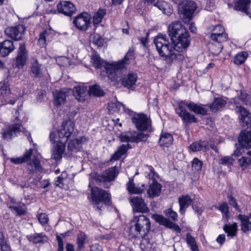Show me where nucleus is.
<instances>
[{
  "instance_id": "f257e3e1",
  "label": "nucleus",
  "mask_w": 251,
  "mask_h": 251,
  "mask_svg": "<svg viewBox=\"0 0 251 251\" xmlns=\"http://www.w3.org/2000/svg\"><path fill=\"white\" fill-rule=\"evenodd\" d=\"M173 44L165 34L158 35L154 43L159 55L168 63H179L184 59V53L190 46L191 38L188 31L180 21H175L168 27Z\"/></svg>"
},
{
  "instance_id": "f03ea898",
  "label": "nucleus",
  "mask_w": 251,
  "mask_h": 251,
  "mask_svg": "<svg viewBox=\"0 0 251 251\" xmlns=\"http://www.w3.org/2000/svg\"><path fill=\"white\" fill-rule=\"evenodd\" d=\"M134 58L133 50H129L125 55L123 61L109 64L101 60L99 55L96 52L92 54L91 59L95 67L97 69L103 67L107 76L111 81H118V75L121 74L122 69L124 68L126 64H129L130 60Z\"/></svg>"
},
{
  "instance_id": "7ed1b4c3",
  "label": "nucleus",
  "mask_w": 251,
  "mask_h": 251,
  "mask_svg": "<svg viewBox=\"0 0 251 251\" xmlns=\"http://www.w3.org/2000/svg\"><path fill=\"white\" fill-rule=\"evenodd\" d=\"M12 113L15 117L16 121L14 124L7 125L2 129L1 135L2 138L9 141L13 138L18 136L21 132H23L25 135L28 136L29 141H30V140L32 141L30 133L23 127L22 121L19 117V111L14 109Z\"/></svg>"
},
{
  "instance_id": "20e7f679",
  "label": "nucleus",
  "mask_w": 251,
  "mask_h": 251,
  "mask_svg": "<svg viewBox=\"0 0 251 251\" xmlns=\"http://www.w3.org/2000/svg\"><path fill=\"white\" fill-rule=\"evenodd\" d=\"M151 229L150 220L145 216H134L130 222L129 233L134 237H143L147 235Z\"/></svg>"
},
{
  "instance_id": "39448f33",
  "label": "nucleus",
  "mask_w": 251,
  "mask_h": 251,
  "mask_svg": "<svg viewBox=\"0 0 251 251\" xmlns=\"http://www.w3.org/2000/svg\"><path fill=\"white\" fill-rule=\"evenodd\" d=\"M75 123L71 120L63 122L57 132H51L50 135L51 142H61L66 143L74 130Z\"/></svg>"
},
{
  "instance_id": "423d86ee",
  "label": "nucleus",
  "mask_w": 251,
  "mask_h": 251,
  "mask_svg": "<svg viewBox=\"0 0 251 251\" xmlns=\"http://www.w3.org/2000/svg\"><path fill=\"white\" fill-rule=\"evenodd\" d=\"M91 198L94 204V207L99 211L101 210L103 205H110L111 204L110 194L97 187L91 188Z\"/></svg>"
},
{
  "instance_id": "0eeeda50",
  "label": "nucleus",
  "mask_w": 251,
  "mask_h": 251,
  "mask_svg": "<svg viewBox=\"0 0 251 251\" xmlns=\"http://www.w3.org/2000/svg\"><path fill=\"white\" fill-rule=\"evenodd\" d=\"M146 169L149 172L146 175V176L151 179V182H149V188L147 191V193L150 197L154 198L158 196L161 192V185L157 181L156 179L158 177V175L156 174L151 166H147Z\"/></svg>"
},
{
  "instance_id": "6e6552de",
  "label": "nucleus",
  "mask_w": 251,
  "mask_h": 251,
  "mask_svg": "<svg viewBox=\"0 0 251 251\" xmlns=\"http://www.w3.org/2000/svg\"><path fill=\"white\" fill-rule=\"evenodd\" d=\"M196 8L195 2L192 0H183L178 4V14L184 23L190 21Z\"/></svg>"
},
{
  "instance_id": "1a4fd4ad",
  "label": "nucleus",
  "mask_w": 251,
  "mask_h": 251,
  "mask_svg": "<svg viewBox=\"0 0 251 251\" xmlns=\"http://www.w3.org/2000/svg\"><path fill=\"white\" fill-rule=\"evenodd\" d=\"M187 104L186 101L178 102L177 107L176 108V113L180 117L183 123L185 125L198 122L197 118L186 110L185 107H187Z\"/></svg>"
},
{
  "instance_id": "9d476101",
  "label": "nucleus",
  "mask_w": 251,
  "mask_h": 251,
  "mask_svg": "<svg viewBox=\"0 0 251 251\" xmlns=\"http://www.w3.org/2000/svg\"><path fill=\"white\" fill-rule=\"evenodd\" d=\"M26 28L23 25H18L16 26L8 27L5 29V34L9 38L19 41L23 39Z\"/></svg>"
},
{
  "instance_id": "9b49d317",
  "label": "nucleus",
  "mask_w": 251,
  "mask_h": 251,
  "mask_svg": "<svg viewBox=\"0 0 251 251\" xmlns=\"http://www.w3.org/2000/svg\"><path fill=\"white\" fill-rule=\"evenodd\" d=\"M90 19L91 17L89 14L82 13L74 18L73 23L77 29L85 31L90 26Z\"/></svg>"
},
{
  "instance_id": "f8f14e48",
  "label": "nucleus",
  "mask_w": 251,
  "mask_h": 251,
  "mask_svg": "<svg viewBox=\"0 0 251 251\" xmlns=\"http://www.w3.org/2000/svg\"><path fill=\"white\" fill-rule=\"evenodd\" d=\"M132 122L139 130H146L151 125V121L147 115L144 114L135 115L132 117Z\"/></svg>"
},
{
  "instance_id": "ddd939ff",
  "label": "nucleus",
  "mask_w": 251,
  "mask_h": 251,
  "mask_svg": "<svg viewBox=\"0 0 251 251\" xmlns=\"http://www.w3.org/2000/svg\"><path fill=\"white\" fill-rule=\"evenodd\" d=\"M28 57V53L26 50L25 44H20L16 57V66L19 69L22 68L26 64Z\"/></svg>"
},
{
  "instance_id": "4468645a",
  "label": "nucleus",
  "mask_w": 251,
  "mask_h": 251,
  "mask_svg": "<svg viewBox=\"0 0 251 251\" xmlns=\"http://www.w3.org/2000/svg\"><path fill=\"white\" fill-rule=\"evenodd\" d=\"M210 38L213 42L219 43L224 42L228 39L226 33L225 32V28L221 25H216L214 27Z\"/></svg>"
},
{
  "instance_id": "2eb2a0df",
  "label": "nucleus",
  "mask_w": 251,
  "mask_h": 251,
  "mask_svg": "<svg viewBox=\"0 0 251 251\" xmlns=\"http://www.w3.org/2000/svg\"><path fill=\"white\" fill-rule=\"evenodd\" d=\"M118 174L119 170L117 166L111 167L106 169L101 175L98 176L97 180L100 182H110L114 180Z\"/></svg>"
},
{
  "instance_id": "dca6fc26",
  "label": "nucleus",
  "mask_w": 251,
  "mask_h": 251,
  "mask_svg": "<svg viewBox=\"0 0 251 251\" xmlns=\"http://www.w3.org/2000/svg\"><path fill=\"white\" fill-rule=\"evenodd\" d=\"M58 11L66 16H70L75 11L74 4L69 1H61L57 5Z\"/></svg>"
},
{
  "instance_id": "f3484780",
  "label": "nucleus",
  "mask_w": 251,
  "mask_h": 251,
  "mask_svg": "<svg viewBox=\"0 0 251 251\" xmlns=\"http://www.w3.org/2000/svg\"><path fill=\"white\" fill-rule=\"evenodd\" d=\"M131 203L134 211L141 213H146L149 211L147 204L144 200L139 196L132 198L131 200Z\"/></svg>"
},
{
  "instance_id": "a211bd4d",
  "label": "nucleus",
  "mask_w": 251,
  "mask_h": 251,
  "mask_svg": "<svg viewBox=\"0 0 251 251\" xmlns=\"http://www.w3.org/2000/svg\"><path fill=\"white\" fill-rule=\"evenodd\" d=\"M187 107L191 111L198 115L205 116L207 114L208 109L206 105L198 104L194 102L186 101Z\"/></svg>"
},
{
  "instance_id": "6ab92c4d",
  "label": "nucleus",
  "mask_w": 251,
  "mask_h": 251,
  "mask_svg": "<svg viewBox=\"0 0 251 251\" xmlns=\"http://www.w3.org/2000/svg\"><path fill=\"white\" fill-rule=\"evenodd\" d=\"M137 78L138 76L136 73L130 72L121 79V83L124 87L129 89L132 88L135 85Z\"/></svg>"
},
{
  "instance_id": "aec40b11",
  "label": "nucleus",
  "mask_w": 251,
  "mask_h": 251,
  "mask_svg": "<svg viewBox=\"0 0 251 251\" xmlns=\"http://www.w3.org/2000/svg\"><path fill=\"white\" fill-rule=\"evenodd\" d=\"M15 49L13 41L5 40L0 43V56L5 57Z\"/></svg>"
},
{
  "instance_id": "412c9836",
  "label": "nucleus",
  "mask_w": 251,
  "mask_h": 251,
  "mask_svg": "<svg viewBox=\"0 0 251 251\" xmlns=\"http://www.w3.org/2000/svg\"><path fill=\"white\" fill-rule=\"evenodd\" d=\"M226 103V98H214L213 102L207 106L212 112H216L224 107Z\"/></svg>"
},
{
  "instance_id": "4be33fe9",
  "label": "nucleus",
  "mask_w": 251,
  "mask_h": 251,
  "mask_svg": "<svg viewBox=\"0 0 251 251\" xmlns=\"http://www.w3.org/2000/svg\"><path fill=\"white\" fill-rule=\"evenodd\" d=\"M88 94L87 87L84 86H77L73 89V95L79 102H83Z\"/></svg>"
},
{
  "instance_id": "5701e85b",
  "label": "nucleus",
  "mask_w": 251,
  "mask_h": 251,
  "mask_svg": "<svg viewBox=\"0 0 251 251\" xmlns=\"http://www.w3.org/2000/svg\"><path fill=\"white\" fill-rule=\"evenodd\" d=\"M88 138L83 136L72 140L68 143V150L71 152H77L81 148L82 143L87 141Z\"/></svg>"
},
{
  "instance_id": "b1692460",
  "label": "nucleus",
  "mask_w": 251,
  "mask_h": 251,
  "mask_svg": "<svg viewBox=\"0 0 251 251\" xmlns=\"http://www.w3.org/2000/svg\"><path fill=\"white\" fill-rule=\"evenodd\" d=\"M33 153V150L30 149L26 150L23 155L19 157H11L9 159L10 162L15 165L23 164L28 162L31 158Z\"/></svg>"
},
{
  "instance_id": "393cba45",
  "label": "nucleus",
  "mask_w": 251,
  "mask_h": 251,
  "mask_svg": "<svg viewBox=\"0 0 251 251\" xmlns=\"http://www.w3.org/2000/svg\"><path fill=\"white\" fill-rule=\"evenodd\" d=\"M238 141L243 148H251V131L243 130L241 132Z\"/></svg>"
},
{
  "instance_id": "a878e982",
  "label": "nucleus",
  "mask_w": 251,
  "mask_h": 251,
  "mask_svg": "<svg viewBox=\"0 0 251 251\" xmlns=\"http://www.w3.org/2000/svg\"><path fill=\"white\" fill-rule=\"evenodd\" d=\"M56 144L52 150V158L55 160H60L64 153L65 148V143L61 142H56Z\"/></svg>"
},
{
  "instance_id": "bb28decb",
  "label": "nucleus",
  "mask_w": 251,
  "mask_h": 251,
  "mask_svg": "<svg viewBox=\"0 0 251 251\" xmlns=\"http://www.w3.org/2000/svg\"><path fill=\"white\" fill-rule=\"evenodd\" d=\"M41 66L37 59L31 60L30 73L32 76L40 78L43 76Z\"/></svg>"
},
{
  "instance_id": "cd10ccee",
  "label": "nucleus",
  "mask_w": 251,
  "mask_h": 251,
  "mask_svg": "<svg viewBox=\"0 0 251 251\" xmlns=\"http://www.w3.org/2000/svg\"><path fill=\"white\" fill-rule=\"evenodd\" d=\"M27 169L29 174L31 175L42 170V168L40 160L37 156H34L32 160L27 163Z\"/></svg>"
},
{
  "instance_id": "c85d7f7f",
  "label": "nucleus",
  "mask_w": 251,
  "mask_h": 251,
  "mask_svg": "<svg viewBox=\"0 0 251 251\" xmlns=\"http://www.w3.org/2000/svg\"><path fill=\"white\" fill-rule=\"evenodd\" d=\"M250 2V0H236L234 9L236 10L241 11L250 16L251 14L249 11Z\"/></svg>"
},
{
  "instance_id": "c756f323",
  "label": "nucleus",
  "mask_w": 251,
  "mask_h": 251,
  "mask_svg": "<svg viewBox=\"0 0 251 251\" xmlns=\"http://www.w3.org/2000/svg\"><path fill=\"white\" fill-rule=\"evenodd\" d=\"M241 223V229L244 232L251 230V214L249 216L239 214L237 216Z\"/></svg>"
},
{
  "instance_id": "7c9ffc66",
  "label": "nucleus",
  "mask_w": 251,
  "mask_h": 251,
  "mask_svg": "<svg viewBox=\"0 0 251 251\" xmlns=\"http://www.w3.org/2000/svg\"><path fill=\"white\" fill-rule=\"evenodd\" d=\"M178 202L180 207L179 212L183 215L186 208L191 204L192 200L189 195L182 196L178 198Z\"/></svg>"
},
{
  "instance_id": "2f4dec72",
  "label": "nucleus",
  "mask_w": 251,
  "mask_h": 251,
  "mask_svg": "<svg viewBox=\"0 0 251 251\" xmlns=\"http://www.w3.org/2000/svg\"><path fill=\"white\" fill-rule=\"evenodd\" d=\"M155 6L167 15H170L173 12L172 7L168 2L165 1L158 0L155 3Z\"/></svg>"
},
{
  "instance_id": "473e14b6",
  "label": "nucleus",
  "mask_w": 251,
  "mask_h": 251,
  "mask_svg": "<svg viewBox=\"0 0 251 251\" xmlns=\"http://www.w3.org/2000/svg\"><path fill=\"white\" fill-rule=\"evenodd\" d=\"M130 148H131V147L129 144H122L118 148L117 151L111 158V160H117L119 159L123 155L126 153L127 150Z\"/></svg>"
},
{
  "instance_id": "72a5a7b5",
  "label": "nucleus",
  "mask_w": 251,
  "mask_h": 251,
  "mask_svg": "<svg viewBox=\"0 0 251 251\" xmlns=\"http://www.w3.org/2000/svg\"><path fill=\"white\" fill-rule=\"evenodd\" d=\"M126 186L127 189L130 194H141L144 191L145 188V185L144 184L142 185V187H136L133 182V180L131 178L129 179Z\"/></svg>"
},
{
  "instance_id": "f704fd0d",
  "label": "nucleus",
  "mask_w": 251,
  "mask_h": 251,
  "mask_svg": "<svg viewBox=\"0 0 251 251\" xmlns=\"http://www.w3.org/2000/svg\"><path fill=\"white\" fill-rule=\"evenodd\" d=\"M28 239L29 241L33 242L34 244H40L47 242L48 241L47 236L43 233H35L30 235Z\"/></svg>"
},
{
  "instance_id": "c9c22d12",
  "label": "nucleus",
  "mask_w": 251,
  "mask_h": 251,
  "mask_svg": "<svg viewBox=\"0 0 251 251\" xmlns=\"http://www.w3.org/2000/svg\"><path fill=\"white\" fill-rule=\"evenodd\" d=\"M9 208L12 211H14L16 215L22 216L25 214L26 208L25 204L22 202H18L17 205H10Z\"/></svg>"
},
{
  "instance_id": "e433bc0d",
  "label": "nucleus",
  "mask_w": 251,
  "mask_h": 251,
  "mask_svg": "<svg viewBox=\"0 0 251 251\" xmlns=\"http://www.w3.org/2000/svg\"><path fill=\"white\" fill-rule=\"evenodd\" d=\"M173 138L169 133H163L161 135L159 140V145L161 147H168L173 143Z\"/></svg>"
},
{
  "instance_id": "4c0bfd02",
  "label": "nucleus",
  "mask_w": 251,
  "mask_h": 251,
  "mask_svg": "<svg viewBox=\"0 0 251 251\" xmlns=\"http://www.w3.org/2000/svg\"><path fill=\"white\" fill-rule=\"evenodd\" d=\"M54 102L56 105H60L64 103L67 94L62 91L56 90L53 93Z\"/></svg>"
},
{
  "instance_id": "58836bf2",
  "label": "nucleus",
  "mask_w": 251,
  "mask_h": 251,
  "mask_svg": "<svg viewBox=\"0 0 251 251\" xmlns=\"http://www.w3.org/2000/svg\"><path fill=\"white\" fill-rule=\"evenodd\" d=\"M190 148L194 152L201 151H205L207 150V143L204 141L195 142L190 145Z\"/></svg>"
},
{
  "instance_id": "ea45409f",
  "label": "nucleus",
  "mask_w": 251,
  "mask_h": 251,
  "mask_svg": "<svg viewBox=\"0 0 251 251\" xmlns=\"http://www.w3.org/2000/svg\"><path fill=\"white\" fill-rule=\"evenodd\" d=\"M108 108L109 112L112 113L120 111L121 108H122L125 112H126L124 105L121 102L117 101L110 102L108 104Z\"/></svg>"
},
{
  "instance_id": "a19ab883",
  "label": "nucleus",
  "mask_w": 251,
  "mask_h": 251,
  "mask_svg": "<svg viewBox=\"0 0 251 251\" xmlns=\"http://www.w3.org/2000/svg\"><path fill=\"white\" fill-rule=\"evenodd\" d=\"M134 131L123 132L121 133L119 138L122 142H134L135 140Z\"/></svg>"
},
{
  "instance_id": "79ce46f5",
  "label": "nucleus",
  "mask_w": 251,
  "mask_h": 251,
  "mask_svg": "<svg viewBox=\"0 0 251 251\" xmlns=\"http://www.w3.org/2000/svg\"><path fill=\"white\" fill-rule=\"evenodd\" d=\"M88 94L95 97H101L104 95V92L99 85L95 84L90 87Z\"/></svg>"
},
{
  "instance_id": "37998d69",
  "label": "nucleus",
  "mask_w": 251,
  "mask_h": 251,
  "mask_svg": "<svg viewBox=\"0 0 251 251\" xmlns=\"http://www.w3.org/2000/svg\"><path fill=\"white\" fill-rule=\"evenodd\" d=\"M0 97L5 100L6 102L7 101L8 96L10 93V89L9 84L7 82H0Z\"/></svg>"
},
{
  "instance_id": "c03bdc74",
  "label": "nucleus",
  "mask_w": 251,
  "mask_h": 251,
  "mask_svg": "<svg viewBox=\"0 0 251 251\" xmlns=\"http://www.w3.org/2000/svg\"><path fill=\"white\" fill-rule=\"evenodd\" d=\"M221 43L214 42L209 44V50L211 53L216 55L220 53L223 49V46Z\"/></svg>"
},
{
  "instance_id": "a18cd8bd",
  "label": "nucleus",
  "mask_w": 251,
  "mask_h": 251,
  "mask_svg": "<svg viewBox=\"0 0 251 251\" xmlns=\"http://www.w3.org/2000/svg\"><path fill=\"white\" fill-rule=\"evenodd\" d=\"M186 242L192 251H199L195 239L190 233H187L186 238Z\"/></svg>"
},
{
  "instance_id": "49530a36",
  "label": "nucleus",
  "mask_w": 251,
  "mask_h": 251,
  "mask_svg": "<svg viewBox=\"0 0 251 251\" xmlns=\"http://www.w3.org/2000/svg\"><path fill=\"white\" fill-rule=\"evenodd\" d=\"M248 53L246 51H241L237 54L234 58V62L237 65L243 64L247 59Z\"/></svg>"
},
{
  "instance_id": "de8ad7c7",
  "label": "nucleus",
  "mask_w": 251,
  "mask_h": 251,
  "mask_svg": "<svg viewBox=\"0 0 251 251\" xmlns=\"http://www.w3.org/2000/svg\"><path fill=\"white\" fill-rule=\"evenodd\" d=\"M56 239L58 242V250L57 251H64V247H63V241L62 238L59 236L57 235ZM66 251H74V249L73 246L70 244L68 243L66 246Z\"/></svg>"
},
{
  "instance_id": "09e8293b",
  "label": "nucleus",
  "mask_w": 251,
  "mask_h": 251,
  "mask_svg": "<svg viewBox=\"0 0 251 251\" xmlns=\"http://www.w3.org/2000/svg\"><path fill=\"white\" fill-rule=\"evenodd\" d=\"M106 14L105 9H99L94 15L93 22L94 24H98L100 23L104 16Z\"/></svg>"
},
{
  "instance_id": "8fccbe9b",
  "label": "nucleus",
  "mask_w": 251,
  "mask_h": 251,
  "mask_svg": "<svg viewBox=\"0 0 251 251\" xmlns=\"http://www.w3.org/2000/svg\"><path fill=\"white\" fill-rule=\"evenodd\" d=\"M237 227V226L236 223L232 225H226L224 227V229L226 233H227V236L232 237L236 234Z\"/></svg>"
},
{
  "instance_id": "3c124183",
  "label": "nucleus",
  "mask_w": 251,
  "mask_h": 251,
  "mask_svg": "<svg viewBox=\"0 0 251 251\" xmlns=\"http://www.w3.org/2000/svg\"><path fill=\"white\" fill-rule=\"evenodd\" d=\"M238 163L242 170L251 166V160L250 157L243 156L238 160Z\"/></svg>"
},
{
  "instance_id": "603ef678",
  "label": "nucleus",
  "mask_w": 251,
  "mask_h": 251,
  "mask_svg": "<svg viewBox=\"0 0 251 251\" xmlns=\"http://www.w3.org/2000/svg\"><path fill=\"white\" fill-rule=\"evenodd\" d=\"M50 35V31L48 30H44L40 34V37L38 39V42L40 45H44L46 44V41L47 39H49Z\"/></svg>"
},
{
  "instance_id": "864d4df0",
  "label": "nucleus",
  "mask_w": 251,
  "mask_h": 251,
  "mask_svg": "<svg viewBox=\"0 0 251 251\" xmlns=\"http://www.w3.org/2000/svg\"><path fill=\"white\" fill-rule=\"evenodd\" d=\"M233 159L230 156H225L219 159V163L230 167L233 165Z\"/></svg>"
},
{
  "instance_id": "5fc2aeb1",
  "label": "nucleus",
  "mask_w": 251,
  "mask_h": 251,
  "mask_svg": "<svg viewBox=\"0 0 251 251\" xmlns=\"http://www.w3.org/2000/svg\"><path fill=\"white\" fill-rule=\"evenodd\" d=\"M239 99L245 104H251V94L247 93L245 92H241L239 96Z\"/></svg>"
},
{
  "instance_id": "6e6d98bb",
  "label": "nucleus",
  "mask_w": 251,
  "mask_h": 251,
  "mask_svg": "<svg viewBox=\"0 0 251 251\" xmlns=\"http://www.w3.org/2000/svg\"><path fill=\"white\" fill-rule=\"evenodd\" d=\"M86 238V236L83 232H80L77 235V244L78 249H81L84 247Z\"/></svg>"
},
{
  "instance_id": "4d7b16f0",
  "label": "nucleus",
  "mask_w": 251,
  "mask_h": 251,
  "mask_svg": "<svg viewBox=\"0 0 251 251\" xmlns=\"http://www.w3.org/2000/svg\"><path fill=\"white\" fill-rule=\"evenodd\" d=\"M135 143H138L141 141H145L148 139L149 136L147 134H144L142 132H137L134 131Z\"/></svg>"
},
{
  "instance_id": "13d9d810",
  "label": "nucleus",
  "mask_w": 251,
  "mask_h": 251,
  "mask_svg": "<svg viewBox=\"0 0 251 251\" xmlns=\"http://www.w3.org/2000/svg\"><path fill=\"white\" fill-rule=\"evenodd\" d=\"M202 163L197 158H195L192 161V169L195 171H200L201 170Z\"/></svg>"
},
{
  "instance_id": "bf43d9fd",
  "label": "nucleus",
  "mask_w": 251,
  "mask_h": 251,
  "mask_svg": "<svg viewBox=\"0 0 251 251\" xmlns=\"http://www.w3.org/2000/svg\"><path fill=\"white\" fill-rule=\"evenodd\" d=\"M221 212L224 214V216L227 218L228 217L229 208L226 202H224L219 206H216Z\"/></svg>"
},
{
  "instance_id": "052dcab7",
  "label": "nucleus",
  "mask_w": 251,
  "mask_h": 251,
  "mask_svg": "<svg viewBox=\"0 0 251 251\" xmlns=\"http://www.w3.org/2000/svg\"><path fill=\"white\" fill-rule=\"evenodd\" d=\"M151 247V244L148 239H143L140 243V248L144 251H149Z\"/></svg>"
},
{
  "instance_id": "680f3d73",
  "label": "nucleus",
  "mask_w": 251,
  "mask_h": 251,
  "mask_svg": "<svg viewBox=\"0 0 251 251\" xmlns=\"http://www.w3.org/2000/svg\"><path fill=\"white\" fill-rule=\"evenodd\" d=\"M166 216L171 219L173 221H176L177 220L178 216L176 212L173 210L172 208H169L165 211Z\"/></svg>"
},
{
  "instance_id": "e2e57ef3",
  "label": "nucleus",
  "mask_w": 251,
  "mask_h": 251,
  "mask_svg": "<svg viewBox=\"0 0 251 251\" xmlns=\"http://www.w3.org/2000/svg\"><path fill=\"white\" fill-rule=\"evenodd\" d=\"M228 199L229 204L233 207L237 211L241 212V209L238 205L236 200L231 195L228 196Z\"/></svg>"
},
{
  "instance_id": "0e129e2a",
  "label": "nucleus",
  "mask_w": 251,
  "mask_h": 251,
  "mask_svg": "<svg viewBox=\"0 0 251 251\" xmlns=\"http://www.w3.org/2000/svg\"><path fill=\"white\" fill-rule=\"evenodd\" d=\"M37 218L39 223L43 226L47 224L49 222L48 216L45 213H42L38 214Z\"/></svg>"
},
{
  "instance_id": "69168bd1",
  "label": "nucleus",
  "mask_w": 251,
  "mask_h": 251,
  "mask_svg": "<svg viewBox=\"0 0 251 251\" xmlns=\"http://www.w3.org/2000/svg\"><path fill=\"white\" fill-rule=\"evenodd\" d=\"M93 42L98 47H101L104 42L103 39L99 34L94 35Z\"/></svg>"
},
{
  "instance_id": "338daca9",
  "label": "nucleus",
  "mask_w": 251,
  "mask_h": 251,
  "mask_svg": "<svg viewBox=\"0 0 251 251\" xmlns=\"http://www.w3.org/2000/svg\"><path fill=\"white\" fill-rule=\"evenodd\" d=\"M152 217L156 222L159 223L162 225H163L164 222L166 221V218L163 217L162 216L154 215L152 216Z\"/></svg>"
},
{
  "instance_id": "774afa93",
  "label": "nucleus",
  "mask_w": 251,
  "mask_h": 251,
  "mask_svg": "<svg viewBox=\"0 0 251 251\" xmlns=\"http://www.w3.org/2000/svg\"><path fill=\"white\" fill-rule=\"evenodd\" d=\"M241 120L242 122L244 124H245L246 126H247L248 127H251V113L250 114H248V116H245L244 117H243L242 119H241Z\"/></svg>"
}]
</instances>
